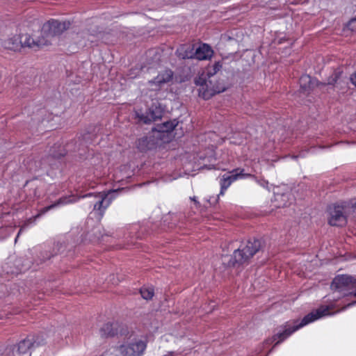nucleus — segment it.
<instances>
[{"label":"nucleus","instance_id":"nucleus-1","mask_svg":"<svg viewBox=\"0 0 356 356\" xmlns=\"http://www.w3.org/2000/svg\"><path fill=\"white\" fill-rule=\"evenodd\" d=\"M332 307V305H321L318 309H314L305 315L300 322L294 321L292 323H286L285 325L281 326L277 333L271 339L268 340L266 343H268V341H270V343L275 342V346H276L286 340L293 333L304 326H306L323 317L334 315L336 312L332 313L330 312ZM339 312V311H338V312Z\"/></svg>","mask_w":356,"mask_h":356},{"label":"nucleus","instance_id":"nucleus-2","mask_svg":"<svg viewBox=\"0 0 356 356\" xmlns=\"http://www.w3.org/2000/svg\"><path fill=\"white\" fill-rule=\"evenodd\" d=\"M122 343L112 348L111 353L115 356H141L147 348V340L136 338L128 328L120 330Z\"/></svg>","mask_w":356,"mask_h":356},{"label":"nucleus","instance_id":"nucleus-3","mask_svg":"<svg viewBox=\"0 0 356 356\" xmlns=\"http://www.w3.org/2000/svg\"><path fill=\"white\" fill-rule=\"evenodd\" d=\"M331 289L334 300L348 296L356 297V278L349 275H338L333 279ZM354 305H356V300L346 304L340 311H343Z\"/></svg>","mask_w":356,"mask_h":356},{"label":"nucleus","instance_id":"nucleus-4","mask_svg":"<svg viewBox=\"0 0 356 356\" xmlns=\"http://www.w3.org/2000/svg\"><path fill=\"white\" fill-rule=\"evenodd\" d=\"M45 339L42 335L28 336L16 344L6 343L0 346V356H23L44 343Z\"/></svg>","mask_w":356,"mask_h":356},{"label":"nucleus","instance_id":"nucleus-5","mask_svg":"<svg viewBox=\"0 0 356 356\" xmlns=\"http://www.w3.org/2000/svg\"><path fill=\"white\" fill-rule=\"evenodd\" d=\"M194 83L200 87L199 96L204 99H209L216 94L224 92L227 89L223 80L217 81L213 78L208 80L204 72L194 78Z\"/></svg>","mask_w":356,"mask_h":356},{"label":"nucleus","instance_id":"nucleus-6","mask_svg":"<svg viewBox=\"0 0 356 356\" xmlns=\"http://www.w3.org/2000/svg\"><path fill=\"white\" fill-rule=\"evenodd\" d=\"M71 23L70 21L60 22L57 19H51L45 23L41 30V35H44V40H47V45L51 44L52 39L62 34L65 31L70 29Z\"/></svg>","mask_w":356,"mask_h":356},{"label":"nucleus","instance_id":"nucleus-7","mask_svg":"<svg viewBox=\"0 0 356 356\" xmlns=\"http://www.w3.org/2000/svg\"><path fill=\"white\" fill-rule=\"evenodd\" d=\"M327 211L328 223L331 226L343 227L347 225V219L342 204L330 205Z\"/></svg>","mask_w":356,"mask_h":356},{"label":"nucleus","instance_id":"nucleus-8","mask_svg":"<svg viewBox=\"0 0 356 356\" xmlns=\"http://www.w3.org/2000/svg\"><path fill=\"white\" fill-rule=\"evenodd\" d=\"M348 80L356 86V72L351 74L350 78H348L346 74H344L343 68L339 67L337 68L333 74L328 78L327 85L334 86L341 89L348 83Z\"/></svg>","mask_w":356,"mask_h":356},{"label":"nucleus","instance_id":"nucleus-9","mask_svg":"<svg viewBox=\"0 0 356 356\" xmlns=\"http://www.w3.org/2000/svg\"><path fill=\"white\" fill-rule=\"evenodd\" d=\"M259 246H242L234 250L230 262L232 265L242 264L252 257L258 250Z\"/></svg>","mask_w":356,"mask_h":356},{"label":"nucleus","instance_id":"nucleus-10","mask_svg":"<svg viewBox=\"0 0 356 356\" xmlns=\"http://www.w3.org/2000/svg\"><path fill=\"white\" fill-rule=\"evenodd\" d=\"M163 114V110L156 104H152L145 114L137 115L139 121L144 124H149L161 119Z\"/></svg>","mask_w":356,"mask_h":356},{"label":"nucleus","instance_id":"nucleus-11","mask_svg":"<svg viewBox=\"0 0 356 356\" xmlns=\"http://www.w3.org/2000/svg\"><path fill=\"white\" fill-rule=\"evenodd\" d=\"M160 140V136H154L152 132L148 136L139 138L136 141V147L140 152H146L155 148Z\"/></svg>","mask_w":356,"mask_h":356},{"label":"nucleus","instance_id":"nucleus-12","mask_svg":"<svg viewBox=\"0 0 356 356\" xmlns=\"http://www.w3.org/2000/svg\"><path fill=\"white\" fill-rule=\"evenodd\" d=\"M22 47H27L35 49L47 46V40H44V35L40 34L37 38H33L28 34L20 35Z\"/></svg>","mask_w":356,"mask_h":356},{"label":"nucleus","instance_id":"nucleus-13","mask_svg":"<svg viewBox=\"0 0 356 356\" xmlns=\"http://www.w3.org/2000/svg\"><path fill=\"white\" fill-rule=\"evenodd\" d=\"M243 169H236L232 171L231 175H223L222 179L220 181L221 190L220 195H223L224 191L231 185V184L236 180L239 177H250V174L243 173Z\"/></svg>","mask_w":356,"mask_h":356},{"label":"nucleus","instance_id":"nucleus-14","mask_svg":"<svg viewBox=\"0 0 356 356\" xmlns=\"http://www.w3.org/2000/svg\"><path fill=\"white\" fill-rule=\"evenodd\" d=\"M127 328V326L120 325L118 322L106 323L99 330V334L102 337L118 336L120 339V330Z\"/></svg>","mask_w":356,"mask_h":356},{"label":"nucleus","instance_id":"nucleus-15","mask_svg":"<svg viewBox=\"0 0 356 356\" xmlns=\"http://www.w3.org/2000/svg\"><path fill=\"white\" fill-rule=\"evenodd\" d=\"M300 90L304 94H307L314 88L315 86H325L327 83H318L316 79H312L309 75H303L300 78Z\"/></svg>","mask_w":356,"mask_h":356},{"label":"nucleus","instance_id":"nucleus-16","mask_svg":"<svg viewBox=\"0 0 356 356\" xmlns=\"http://www.w3.org/2000/svg\"><path fill=\"white\" fill-rule=\"evenodd\" d=\"M195 44H183L176 50L175 54L180 59H191L195 58Z\"/></svg>","mask_w":356,"mask_h":356},{"label":"nucleus","instance_id":"nucleus-17","mask_svg":"<svg viewBox=\"0 0 356 356\" xmlns=\"http://www.w3.org/2000/svg\"><path fill=\"white\" fill-rule=\"evenodd\" d=\"M177 125L178 122L175 119L172 121H166L162 124H156L155 127L152 129V134L156 133V136H160L161 138V134L172 131Z\"/></svg>","mask_w":356,"mask_h":356},{"label":"nucleus","instance_id":"nucleus-18","mask_svg":"<svg viewBox=\"0 0 356 356\" xmlns=\"http://www.w3.org/2000/svg\"><path fill=\"white\" fill-rule=\"evenodd\" d=\"M173 76V72L171 70H165L158 74L153 80L149 81L150 85L155 84L160 87L163 84L170 81Z\"/></svg>","mask_w":356,"mask_h":356},{"label":"nucleus","instance_id":"nucleus-19","mask_svg":"<svg viewBox=\"0 0 356 356\" xmlns=\"http://www.w3.org/2000/svg\"><path fill=\"white\" fill-rule=\"evenodd\" d=\"M344 209V214L347 222L350 220L356 222V200H353L348 202L341 203Z\"/></svg>","mask_w":356,"mask_h":356},{"label":"nucleus","instance_id":"nucleus-20","mask_svg":"<svg viewBox=\"0 0 356 356\" xmlns=\"http://www.w3.org/2000/svg\"><path fill=\"white\" fill-rule=\"evenodd\" d=\"M86 196L94 197L95 199V202L94 204V210L102 211L104 210L109 204V201L106 200V195L105 194H88Z\"/></svg>","mask_w":356,"mask_h":356},{"label":"nucleus","instance_id":"nucleus-21","mask_svg":"<svg viewBox=\"0 0 356 356\" xmlns=\"http://www.w3.org/2000/svg\"><path fill=\"white\" fill-rule=\"evenodd\" d=\"M213 50L206 44H202L195 50V58L198 60H206L211 56Z\"/></svg>","mask_w":356,"mask_h":356},{"label":"nucleus","instance_id":"nucleus-22","mask_svg":"<svg viewBox=\"0 0 356 356\" xmlns=\"http://www.w3.org/2000/svg\"><path fill=\"white\" fill-rule=\"evenodd\" d=\"M103 33L94 29L87 30L81 33V37L90 43H94L102 39Z\"/></svg>","mask_w":356,"mask_h":356},{"label":"nucleus","instance_id":"nucleus-23","mask_svg":"<svg viewBox=\"0 0 356 356\" xmlns=\"http://www.w3.org/2000/svg\"><path fill=\"white\" fill-rule=\"evenodd\" d=\"M4 46L6 48L13 51L19 49L22 47L20 35L8 39L4 42Z\"/></svg>","mask_w":356,"mask_h":356},{"label":"nucleus","instance_id":"nucleus-24","mask_svg":"<svg viewBox=\"0 0 356 356\" xmlns=\"http://www.w3.org/2000/svg\"><path fill=\"white\" fill-rule=\"evenodd\" d=\"M68 150L61 145L55 144L51 149L50 154L55 159H60L67 154Z\"/></svg>","mask_w":356,"mask_h":356},{"label":"nucleus","instance_id":"nucleus-25","mask_svg":"<svg viewBox=\"0 0 356 356\" xmlns=\"http://www.w3.org/2000/svg\"><path fill=\"white\" fill-rule=\"evenodd\" d=\"M141 296L145 300H150L154 296V289L152 287H143L140 290Z\"/></svg>","mask_w":356,"mask_h":356},{"label":"nucleus","instance_id":"nucleus-26","mask_svg":"<svg viewBox=\"0 0 356 356\" xmlns=\"http://www.w3.org/2000/svg\"><path fill=\"white\" fill-rule=\"evenodd\" d=\"M16 264L17 266V269L16 270L8 271V273H23L31 268L30 262H27L26 264H22V266H19L20 260H17Z\"/></svg>","mask_w":356,"mask_h":356},{"label":"nucleus","instance_id":"nucleus-27","mask_svg":"<svg viewBox=\"0 0 356 356\" xmlns=\"http://www.w3.org/2000/svg\"><path fill=\"white\" fill-rule=\"evenodd\" d=\"M241 243H246L247 245H254V244H256V243H258L259 245H261V244H265L267 243L266 241V239L264 238H257V237H252V238H249L246 242L245 241H241Z\"/></svg>","mask_w":356,"mask_h":356},{"label":"nucleus","instance_id":"nucleus-28","mask_svg":"<svg viewBox=\"0 0 356 356\" xmlns=\"http://www.w3.org/2000/svg\"><path fill=\"white\" fill-rule=\"evenodd\" d=\"M222 67V65L220 62H216L213 66V70H209L207 74H204L207 78H213V75L216 74Z\"/></svg>","mask_w":356,"mask_h":356},{"label":"nucleus","instance_id":"nucleus-29","mask_svg":"<svg viewBox=\"0 0 356 356\" xmlns=\"http://www.w3.org/2000/svg\"><path fill=\"white\" fill-rule=\"evenodd\" d=\"M71 202V200H68L67 198L65 197V198H60L59 199L55 204H51L50 206H49L47 209L49 210V209H51L59 204H65V203H67V202Z\"/></svg>","mask_w":356,"mask_h":356},{"label":"nucleus","instance_id":"nucleus-30","mask_svg":"<svg viewBox=\"0 0 356 356\" xmlns=\"http://www.w3.org/2000/svg\"><path fill=\"white\" fill-rule=\"evenodd\" d=\"M347 28L352 31H356V24H353L350 25V20L347 24Z\"/></svg>","mask_w":356,"mask_h":356},{"label":"nucleus","instance_id":"nucleus-31","mask_svg":"<svg viewBox=\"0 0 356 356\" xmlns=\"http://www.w3.org/2000/svg\"><path fill=\"white\" fill-rule=\"evenodd\" d=\"M89 139H90V134L89 133H87L82 136V140H88Z\"/></svg>","mask_w":356,"mask_h":356},{"label":"nucleus","instance_id":"nucleus-32","mask_svg":"<svg viewBox=\"0 0 356 356\" xmlns=\"http://www.w3.org/2000/svg\"><path fill=\"white\" fill-rule=\"evenodd\" d=\"M191 200L192 201H193L195 202V204L197 205V206H199L200 203L199 202L196 200L195 197H191Z\"/></svg>","mask_w":356,"mask_h":356},{"label":"nucleus","instance_id":"nucleus-33","mask_svg":"<svg viewBox=\"0 0 356 356\" xmlns=\"http://www.w3.org/2000/svg\"><path fill=\"white\" fill-rule=\"evenodd\" d=\"M213 308H214V305H212V306H211V309H210L209 312H210V311H211L212 309H213Z\"/></svg>","mask_w":356,"mask_h":356}]
</instances>
